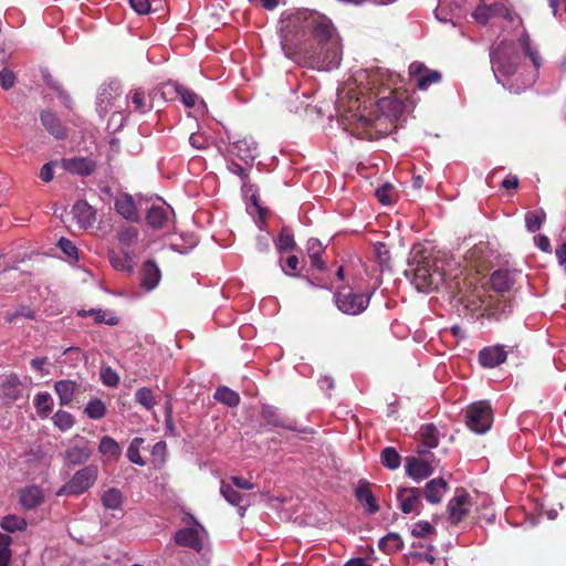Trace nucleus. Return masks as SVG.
<instances>
[{
    "instance_id": "obj_1",
    "label": "nucleus",
    "mask_w": 566,
    "mask_h": 566,
    "mask_svg": "<svg viewBox=\"0 0 566 566\" xmlns=\"http://www.w3.org/2000/svg\"><path fill=\"white\" fill-rule=\"evenodd\" d=\"M281 45L296 63H326L338 66L342 60L339 36L329 18L310 10L284 12L280 21Z\"/></svg>"
},
{
    "instance_id": "obj_2",
    "label": "nucleus",
    "mask_w": 566,
    "mask_h": 566,
    "mask_svg": "<svg viewBox=\"0 0 566 566\" xmlns=\"http://www.w3.org/2000/svg\"><path fill=\"white\" fill-rule=\"evenodd\" d=\"M409 268L405 274L406 276L412 275V283L420 292L437 290L442 282V274L436 266L434 259L426 255L421 248L412 249Z\"/></svg>"
},
{
    "instance_id": "obj_3",
    "label": "nucleus",
    "mask_w": 566,
    "mask_h": 566,
    "mask_svg": "<svg viewBox=\"0 0 566 566\" xmlns=\"http://www.w3.org/2000/svg\"><path fill=\"white\" fill-rule=\"evenodd\" d=\"M523 56L513 42L503 41L491 51V62L495 76L510 77L516 73Z\"/></svg>"
},
{
    "instance_id": "obj_4",
    "label": "nucleus",
    "mask_w": 566,
    "mask_h": 566,
    "mask_svg": "<svg viewBox=\"0 0 566 566\" xmlns=\"http://www.w3.org/2000/svg\"><path fill=\"white\" fill-rule=\"evenodd\" d=\"M98 478V468L95 464L85 465L77 470L72 478L56 492V496H80L90 490Z\"/></svg>"
},
{
    "instance_id": "obj_5",
    "label": "nucleus",
    "mask_w": 566,
    "mask_h": 566,
    "mask_svg": "<svg viewBox=\"0 0 566 566\" xmlns=\"http://www.w3.org/2000/svg\"><path fill=\"white\" fill-rule=\"evenodd\" d=\"M493 423V410L489 401L480 400L470 403L465 410L467 427L478 434L488 432Z\"/></svg>"
},
{
    "instance_id": "obj_6",
    "label": "nucleus",
    "mask_w": 566,
    "mask_h": 566,
    "mask_svg": "<svg viewBox=\"0 0 566 566\" xmlns=\"http://www.w3.org/2000/svg\"><path fill=\"white\" fill-rule=\"evenodd\" d=\"M370 294L354 293L353 291H337L334 300L337 308L347 315H358L363 313L369 305Z\"/></svg>"
},
{
    "instance_id": "obj_7",
    "label": "nucleus",
    "mask_w": 566,
    "mask_h": 566,
    "mask_svg": "<svg viewBox=\"0 0 566 566\" xmlns=\"http://www.w3.org/2000/svg\"><path fill=\"white\" fill-rule=\"evenodd\" d=\"M86 385L75 380L63 379L54 384V391L59 397L61 406H70L74 399H77L86 391Z\"/></svg>"
},
{
    "instance_id": "obj_8",
    "label": "nucleus",
    "mask_w": 566,
    "mask_h": 566,
    "mask_svg": "<svg viewBox=\"0 0 566 566\" xmlns=\"http://www.w3.org/2000/svg\"><path fill=\"white\" fill-rule=\"evenodd\" d=\"M470 495L464 489H457L454 496L448 503L451 523H460L470 512Z\"/></svg>"
},
{
    "instance_id": "obj_9",
    "label": "nucleus",
    "mask_w": 566,
    "mask_h": 566,
    "mask_svg": "<svg viewBox=\"0 0 566 566\" xmlns=\"http://www.w3.org/2000/svg\"><path fill=\"white\" fill-rule=\"evenodd\" d=\"M381 93H385V90L376 93L379 112L388 117L398 118L405 111L403 101L391 90L388 91V95Z\"/></svg>"
},
{
    "instance_id": "obj_10",
    "label": "nucleus",
    "mask_w": 566,
    "mask_h": 566,
    "mask_svg": "<svg viewBox=\"0 0 566 566\" xmlns=\"http://www.w3.org/2000/svg\"><path fill=\"white\" fill-rule=\"evenodd\" d=\"M260 415L265 424L275 428H283L290 431H300L297 429L295 420L290 419L287 416L282 413L279 408L274 406L264 405L261 409Z\"/></svg>"
},
{
    "instance_id": "obj_11",
    "label": "nucleus",
    "mask_w": 566,
    "mask_h": 566,
    "mask_svg": "<svg viewBox=\"0 0 566 566\" xmlns=\"http://www.w3.org/2000/svg\"><path fill=\"white\" fill-rule=\"evenodd\" d=\"M472 15L481 24H486L492 17H502L505 20L513 21L511 10L500 2H494L490 6L480 4L475 8Z\"/></svg>"
},
{
    "instance_id": "obj_12",
    "label": "nucleus",
    "mask_w": 566,
    "mask_h": 566,
    "mask_svg": "<svg viewBox=\"0 0 566 566\" xmlns=\"http://www.w3.org/2000/svg\"><path fill=\"white\" fill-rule=\"evenodd\" d=\"M422 490L419 488H401L397 492L399 507L405 514L420 513Z\"/></svg>"
},
{
    "instance_id": "obj_13",
    "label": "nucleus",
    "mask_w": 566,
    "mask_h": 566,
    "mask_svg": "<svg viewBox=\"0 0 566 566\" xmlns=\"http://www.w3.org/2000/svg\"><path fill=\"white\" fill-rule=\"evenodd\" d=\"M354 493L367 514L373 515L379 511L377 499L371 491V484L367 480H359Z\"/></svg>"
},
{
    "instance_id": "obj_14",
    "label": "nucleus",
    "mask_w": 566,
    "mask_h": 566,
    "mask_svg": "<svg viewBox=\"0 0 566 566\" xmlns=\"http://www.w3.org/2000/svg\"><path fill=\"white\" fill-rule=\"evenodd\" d=\"M61 165L70 174L81 177L91 176L97 167L95 160L90 157L64 158Z\"/></svg>"
},
{
    "instance_id": "obj_15",
    "label": "nucleus",
    "mask_w": 566,
    "mask_h": 566,
    "mask_svg": "<svg viewBox=\"0 0 566 566\" xmlns=\"http://www.w3.org/2000/svg\"><path fill=\"white\" fill-rule=\"evenodd\" d=\"M230 153L245 164H251L256 158V143L250 136L234 140L230 146Z\"/></svg>"
},
{
    "instance_id": "obj_16",
    "label": "nucleus",
    "mask_w": 566,
    "mask_h": 566,
    "mask_svg": "<svg viewBox=\"0 0 566 566\" xmlns=\"http://www.w3.org/2000/svg\"><path fill=\"white\" fill-rule=\"evenodd\" d=\"M507 358V353L501 345L488 346L480 350L479 363L485 368H495Z\"/></svg>"
},
{
    "instance_id": "obj_17",
    "label": "nucleus",
    "mask_w": 566,
    "mask_h": 566,
    "mask_svg": "<svg viewBox=\"0 0 566 566\" xmlns=\"http://www.w3.org/2000/svg\"><path fill=\"white\" fill-rule=\"evenodd\" d=\"M0 397L4 403L10 405L22 397V384L17 375L8 376L0 387Z\"/></svg>"
},
{
    "instance_id": "obj_18",
    "label": "nucleus",
    "mask_w": 566,
    "mask_h": 566,
    "mask_svg": "<svg viewBox=\"0 0 566 566\" xmlns=\"http://www.w3.org/2000/svg\"><path fill=\"white\" fill-rule=\"evenodd\" d=\"M448 489V482L443 478H436L426 483L422 495L430 504H439Z\"/></svg>"
},
{
    "instance_id": "obj_19",
    "label": "nucleus",
    "mask_w": 566,
    "mask_h": 566,
    "mask_svg": "<svg viewBox=\"0 0 566 566\" xmlns=\"http://www.w3.org/2000/svg\"><path fill=\"white\" fill-rule=\"evenodd\" d=\"M115 210L130 222H138L140 219L135 200L128 193H122L115 199Z\"/></svg>"
},
{
    "instance_id": "obj_20",
    "label": "nucleus",
    "mask_w": 566,
    "mask_h": 566,
    "mask_svg": "<svg viewBox=\"0 0 566 566\" xmlns=\"http://www.w3.org/2000/svg\"><path fill=\"white\" fill-rule=\"evenodd\" d=\"M129 112H137L142 115L150 112L154 107L153 99L146 96L142 88L130 90L127 94Z\"/></svg>"
},
{
    "instance_id": "obj_21",
    "label": "nucleus",
    "mask_w": 566,
    "mask_h": 566,
    "mask_svg": "<svg viewBox=\"0 0 566 566\" xmlns=\"http://www.w3.org/2000/svg\"><path fill=\"white\" fill-rule=\"evenodd\" d=\"M172 210L169 206L153 205L146 213V223L154 230L163 229L169 220Z\"/></svg>"
},
{
    "instance_id": "obj_22",
    "label": "nucleus",
    "mask_w": 566,
    "mask_h": 566,
    "mask_svg": "<svg viewBox=\"0 0 566 566\" xmlns=\"http://www.w3.org/2000/svg\"><path fill=\"white\" fill-rule=\"evenodd\" d=\"M92 455L87 443L70 446L64 452V462L67 465L77 467L86 463Z\"/></svg>"
},
{
    "instance_id": "obj_23",
    "label": "nucleus",
    "mask_w": 566,
    "mask_h": 566,
    "mask_svg": "<svg viewBox=\"0 0 566 566\" xmlns=\"http://www.w3.org/2000/svg\"><path fill=\"white\" fill-rule=\"evenodd\" d=\"M72 213L77 224L82 229H87L88 227H92L96 220L95 210L84 200H80L74 203L72 208Z\"/></svg>"
},
{
    "instance_id": "obj_24",
    "label": "nucleus",
    "mask_w": 566,
    "mask_h": 566,
    "mask_svg": "<svg viewBox=\"0 0 566 566\" xmlns=\"http://www.w3.org/2000/svg\"><path fill=\"white\" fill-rule=\"evenodd\" d=\"M407 474L417 480H423L433 473V468L428 461L411 457L406 460Z\"/></svg>"
},
{
    "instance_id": "obj_25",
    "label": "nucleus",
    "mask_w": 566,
    "mask_h": 566,
    "mask_svg": "<svg viewBox=\"0 0 566 566\" xmlns=\"http://www.w3.org/2000/svg\"><path fill=\"white\" fill-rule=\"evenodd\" d=\"M40 120L46 132L56 139H64L66 137V130L62 125L60 118L51 111H42L40 114Z\"/></svg>"
},
{
    "instance_id": "obj_26",
    "label": "nucleus",
    "mask_w": 566,
    "mask_h": 566,
    "mask_svg": "<svg viewBox=\"0 0 566 566\" xmlns=\"http://www.w3.org/2000/svg\"><path fill=\"white\" fill-rule=\"evenodd\" d=\"M44 500L42 490L36 485L25 486L20 490L19 501L23 509L33 510L42 504Z\"/></svg>"
},
{
    "instance_id": "obj_27",
    "label": "nucleus",
    "mask_w": 566,
    "mask_h": 566,
    "mask_svg": "<svg viewBox=\"0 0 566 566\" xmlns=\"http://www.w3.org/2000/svg\"><path fill=\"white\" fill-rule=\"evenodd\" d=\"M175 542L179 546L189 547L197 552L202 548V541L199 532L195 528H182L175 534Z\"/></svg>"
},
{
    "instance_id": "obj_28",
    "label": "nucleus",
    "mask_w": 566,
    "mask_h": 566,
    "mask_svg": "<svg viewBox=\"0 0 566 566\" xmlns=\"http://www.w3.org/2000/svg\"><path fill=\"white\" fill-rule=\"evenodd\" d=\"M160 281V270L154 260H147L143 265V286L153 290Z\"/></svg>"
},
{
    "instance_id": "obj_29",
    "label": "nucleus",
    "mask_w": 566,
    "mask_h": 566,
    "mask_svg": "<svg viewBox=\"0 0 566 566\" xmlns=\"http://www.w3.org/2000/svg\"><path fill=\"white\" fill-rule=\"evenodd\" d=\"M490 282L494 291L503 293L512 289L514 279L509 271L497 270L492 273Z\"/></svg>"
},
{
    "instance_id": "obj_30",
    "label": "nucleus",
    "mask_w": 566,
    "mask_h": 566,
    "mask_svg": "<svg viewBox=\"0 0 566 566\" xmlns=\"http://www.w3.org/2000/svg\"><path fill=\"white\" fill-rule=\"evenodd\" d=\"M98 451L108 460H117L122 453V449L117 441L109 436H105L101 439Z\"/></svg>"
},
{
    "instance_id": "obj_31",
    "label": "nucleus",
    "mask_w": 566,
    "mask_h": 566,
    "mask_svg": "<svg viewBox=\"0 0 566 566\" xmlns=\"http://www.w3.org/2000/svg\"><path fill=\"white\" fill-rule=\"evenodd\" d=\"M101 501L107 510H120L124 503V495L119 489L111 488L102 494Z\"/></svg>"
},
{
    "instance_id": "obj_32",
    "label": "nucleus",
    "mask_w": 566,
    "mask_h": 566,
    "mask_svg": "<svg viewBox=\"0 0 566 566\" xmlns=\"http://www.w3.org/2000/svg\"><path fill=\"white\" fill-rule=\"evenodd\" d=\"M323 250L324 249L318 239L312 238L307 241V252L311 259V265L319 271H324L326 268L325 262L321 258Z\"/></svg>"
},
{
    "instance_id": "obj_33",
    "label": "nucleus",
    "mask_w": 566,
    "mask_h": 566,
    "mask_svg": "<svg viewBox=\"0 0 566 566\" xmlns=\"http://www.w3.org/2000/svg\"><path fill=\"white\" fill-rule=\"evenodd\" d=\"M45 84L51 87L57 95L61 103L67 108L73 109L74 102L71 95L63 88V86L53 78L52 75L44 76Z\"/></svg>"
},
{
    "instance_id": "obj_34",
    "label": "nucleus",
    "mask_w": 566,
    "mask_h": 566,
    "mask_svg": "<svg viewBox=\"0 0 566 566\" xmlns=\"http://www.w3.org/2000/svg\"><path fill=\"white\" fill-rule=\"evenodd\" d=\"M214 399L228 407H237L240 403V396L234 390L220 386L216 389Z\"/></svg>"
},
{
    "instance_id": "obj_35",
    "label": "nucleus",
    "mask_w": 566,
    "mask_h": 566,
    "mask_svg": "<svg viewBox=\"0 0 566 566\" xmlns=\"http://www.w3.org/2000/svg\"><path fill=\"white\" fill-rule=\"evenodd\" d=\"M276 249L280 253L292 251L295 249L296 243L292 230L289 227H282L275 242Z\"/></svg>"
},
{
    "instance_id": "obj_36",
    "label": "nucleus",
    "mask_w": 566,
    "mask_h": 566,
    "mask_svg": "<svg viewBox=\"0 0 566 566\" xmlns=\"http://www.w3.org/2000/svg\"><path fill=\"white\" fill-rule=\"evenodd\" d=\"M27 526L25 518L18 515H7L0 521V527L8 533L25 531Z\"/></svg>"
},
{
    "instance_id": "obj_37",
    "label": "nucleus",
    "mask_w": 566,
    "mask_h": 566,
    "mask_svg": "<svg viewBox=\"0 0 566 566\" xmlns=\"http://www.w3.org/2000/svg\"><path fill=\"white\" fill-rule=\"evenodd\" d=\"M421 442L424 447L432 449L438 447L439 437L438 429L433 423L424 424L420 428L419 431Z\"/></svg>"
},
{
    "instance_id": "obj_38",
    "label": "nucleus",
    "mask_w": 566,
    "mask_h": 566,
    "mask_svg": "<svg viewBox=\"0 0 566 566\" xmlns=\"http://www.w3.org/2000/svg\"><path fill=\"white\" fill-rule=\"evenodd\" d=\"M380 462L385 468L396 470L401 464V457L395 448L387 447L380 453Z\"/></svg>"
},
{
    "instance_id": "obj_39",
    "label": "nucleus",
    "mask_w": 566,
    "mask_h": 566,
    "mask_svg": "<svg viewBox=\"0 0 566 566\" xmlns=\"http://www.w3.org/2000/svg\"><path fill=\"white\" fill-rule=\"evenodd\" d=\"M520 46L522 48L524 54L530 57L533 65L538 69L541 66V55L539 53L532 48L531 38L527 32H524L518 39Z\"/></svg>"
},
{
    "instance_id": "obj_40",
    "label": "nucleus",
    "mask_w": 566,
    "mask_h": 566,
    "mask_svg": "<svg viewBox=\"0 0 566 566\" xmlns=\"http://www.w3.org/2000/svg\"><path fill=\"white\" fill-rule=\"evenodd\" d=\"M34 406L41 418H46L52 411L53 402L49 392H39L34 398Z\"/></svg>"
},
{
    "instance_id": "obj_41",
    "label": "nucleus",
    "mask_w": 566,
    "mask_h": 566,
    "mask_svg": "<svg viewBox=\"0 0 566 566\" xmlns=\"http://www.w3.org/2000/svg\"><path fill=\"white\" fill-rule=\"evenodd\" d=\"M442 74L439 71L428 70L416 82V87L420 91H427L432 84L441 82Z\"/></svg>"
},
{
    "instance_id": "obj_42",
    "label": "nucleus",
    "mask_w": 566,
    "mask_h": 566,
    "mask_svg": "<svg viewBox=\"0 0 566 566\" xmlns=\"http://www.w3.org/2000/svg\"><path fill=\"white\" fill-rule=\"evenodd\" d=\"M109 262L117 271L130 272L133 270V260L127 253L116 254L113 252L109 254Z\"/></svg>"
},
{
    "instance_id": "obj_43",
    "label": "nucleus",
    "mask_w": 566,
    "mask_h": 566,
    "mask_svg": "<svg viewBox=\"0 0 566 566\" xmlns=\"http://www.w3.org/2000/svg\"><path fill=\"white\" fill-rule=\"evenodd\" d=\"M546 218V213L543 209L538 211H531L525 214V223L526 228L530 232H536L541 229L544 220Z\"/></svg>"
},
{
    "instance_id": "obj_44",
    "label": "nucleus",
    "mask_w": 566,
    "mask_h": 566,
    "mask_svg": "<svg viewBox=\"0 0 566 566\" xmlns=\"http://www.w3.org/2000/svg\"><path fill=\"white\" fill-rule=\"evenodd\" d=\"M379 548L386 552H396L402 547V539L396 533H389L379 541Z\"/></svg>"
},
{
    "instance_id": "obj_45",
    "label": "nucleus",
    "mask_w": 566,
    "mask_h": 566,
    "mask_svg": "<svg viewBox=\"0 0 566 566\" xmlns=\"http://www.w3.org/2000/svg\"><path fill=\"white\" fill-rule=\"evenodd\" d=\"M11 544V536L0 533V566H9L12 557V551L10 549Z\"/></svg>"
},
{
    "instance_id": "obj_46",
    "label": "nucleus",
    "mask_w": 566,
    "mask_h": 566,
    "mask_svg": "<svg viewBox=\"0 0 566 566\" xmlns=\"http://www.w3.org/2000/svg\"><path fill=\"white\" fill-rule=\"evenodd\" d=\"M85 413L91 419H102L106 415V406L99 399L90 400L86 405Z\"/></svg>"
},
{
    "instance_id": "obj_47",
    "label": "nucleus",
    "mask_w": 566,
    "mask_h": 566,
    "mask_svg": "<svg viewBox=\"0 0 566 566\" xmlns=\"http://www.w3.org/2000/svg\"><path fill=\"white\" fill-rule=\"evenodd\" d=\"M220 493L231 505L239 506L242 502L243 495L238 492L231 484L226 482L221 483Z\"/></svg>"
},
{
    "instance_id": "obj_48",
    "label": "nucleus",
    "mask_w": 566,
    "mask_h": 566,
    "mask_svg": "<svg viewBox=\"0 0 566 566\" xmlns=\"http://www.w3.org/2000/svg\"><path fill=\"white\" fill-rule=\"evenodd\" d=\"M181 88L182 85L176 82H167L160 86L159 93L165 101H176L179 98Z\"/></svg>"
},
{
    "instance_id": "obj_49",
    "label": "nucleus",
    "mask_w": 566,
    "mask_h": 566,
    "mask_svg": "<svg viewBox=\"0 0 566 566\" xmlns=\"http://www.w3.org/2000/svg\"><path fill=\"white\" fill-rule=\"evenodd\" d=\"M53 423L60 430L65 431L73 427L74 418L65 410H57L52 417Z\"/></svg>"
},
{
    "instance_id": "obj_50",
    "label": "nucleus",
    "mask_w": 566,
    "mask_h": 566,
    "mask_svg": "<svg viewBox=\"0 0 566 566\" xmlns=\"http://www.w3.org/2000/svg\"><path fill=\"white\" fill-rule=\"evenodd\" d=\"M138 234H139V232L136 228L123 227L119 229L117 237H118V241L123 245L130 247L137 242Z\"/></svg>"
},
{
    "instance_id": "obj_51",
    "label": "nucleus",
    "mask_w": 566,
    "mask_h": 566,
    "mask_svg": "<svg viewBox=\"0 0 566 566\" xmlns=\"http://www.w3.org/2000/svg\"><path fill=\"white\" fill-rule=\"evenodd\" d=\"M375 195L382 205H391L396 200V190L390 184H385L376 189Z\"/></svg>"
},
{
    "instance_id": "obj_52",
    "label": "nucleus",
    "mask_w": 566,
    "mask_h": 566,
    "mask_svg": "<svg viewBox=\"0 0 566 566\" xmlns=\"http://www.w3.org/2000/svg\"><path fill=\"white\" fill-rule=\"evenodd\" d=\"M143 443H144V439L136 437L133 439V441L130 442V444L127 449V458L129 459L130 462L138 464V465L145 464V461L143 460V458L139 454V447Z\"/></svg>"
},
{
    "instance_id": "obj_53",
    "label": "nucleus",
    "mask_w": 566,
    "mask_h": 566,
    "mask_svg": "<svg viewBox=\"0 0 566 566\" xmlns=\"http://www.w3.org/2000/svg\"><path fill=\"white\" fill-rule=\"evenodd\" d=\"M136 401L145 407L147 410H150L156 405L154 395L151 389L143 387L139 388L135 394Z\"/></svg>"
},
{
    "instance_id": "obj_54",
    "label": "nucleus",
    "mask_w": 566,
    "mask_h": 566,
    "mask_svg": "<svg viewBox=\"0 0 566 566\" xmlns=\"http://www.w3.org/2000/svg\"><path fill=\"white\" fill-rule=\"evenodd\" d=\"M20 317H23L27 319H34L35 313L29 306L21 305L13 312H7L4 319L7 323H13L15 319H18Z\"/></svg>"
},
{
    "instance_id": "obj_55",
    "label": "nucleus",
    "mask_w": 566,
    "mask_h": 566,
    "mask_svg": "<svg viewBox=\"0 0 566 566\" xmlns=\"http://www.w3.org/2000/svg\"><path fill=\"white\" fill-rule=\"evenodd\" d=\"M88 314L94 317L95 323H105L111 326L118 324V317L106 311L91 310Z\"/></svg>"
},
{
    "instance_id": "obj_56",
    "label": "nucleus",
    "mask_w": 566,
    "mask_h": 566,
    "mask_svg": "<svg viewBox=\"0 0 566 566\" xmlns=\"http://www.w3.org/2000/svg\"><path fill=\"white\" fill-rule=\"evenodd\" d=\"M374 253L381 266H388L390 262V252L385 243L378 242L374 247Z\"/></svg>"
},
{
    "instance_id": "obj_57",
    "label": "nucleus",
    "mask_w": 566,
    "mask_h": 566,
    "mask_svg": "<svg viewBox=\"0 0 566 566\" xmlns=\"http://www.w3.org/2000/svg\"><path fill=\"white\" fill-rule=\"evenodd\" d=\"M57 247L66 254L69 258L78 259V250L76 245L66 238H61L57 242Z\"/></svg>"
},
{
    "instance_id": "obj_58",
    "label": "nucleus",
    "mask_w": 566,
    "mask_h": 566,
    "mask_svg": "<svg viewBox=\"0 0 566 566\" xmlns=\"http://www.w3.org/2000/svg\"><path fill=\"white\" fill-rule=\"evenodd\" d=\"M101 379L104 385L108 387H116L119 384V377L111 367L103 368L101 371Z\"/></svg>"
},
{
    "instance_id": "obj_59",
    "label": "nucleus",
    "mask_w": 566,
    "mask_h": 566,
    "mask_svg": "<svg viewBox=\"0 0 566 566\" xmlns=\"http://www.w3.org/2000/svg\"><path fill=\"white\" fill-rule=\"evenodd\" d=\"M434 527L429 522H418L411 531L412 536L421 538L434 533Z\"/></svg>"
},
{
    "instance_id": "obj_60",
    "label": "nucleus",
    "mask_w": 566,
    "mask_h": 566,
    "mask_svg": "<svg viewBox=\"0 0 566 566\" xmlns=\"http://www.w3.org/2000/svg\"><path fill=\"white\" fill-rule=\"evenodd\" d=\"M15 80V74L11 70L3 69L0 71V86L3 90L8 91L12 88L14 86Z\"/></svg>"
},
{
    "instance_id": "obj_61",
    "label": "nucleus",
    "mask_w": 566,
    "mask_h": 566,
    "mask_svg": "<svg viewBox=\"0 0 566 566\" xmlns=\"http://www.w3.org/2000/svg\"><path fill=\"white\" fill-rule=\"evenodd\" d=\"M179 98L181 99L182 104L186 107L191 108L196 105L197 101L199 99V96L195 92L182 86Z\"/></svg>"
},
{
    "instance_id": "obj_62",
    "label": "nucleus",
    "mask_w": 566,
    "mask_h": 566,
    "mask_svg": "<svg viewBox=\"0 0 566 566\" xmlns=\"http://www.w3.org/2000/svg\"><path fill=\"white\" fill-rule=\"evenodd\" d=\"M190 145L196 149H205L208 147V138L201 133H193L189 137Z\"/></svg>"
},
{
    "instance_id": "obj_63",
    "label": "nucleus",
    "mask_w": 566,
    "mask_h": 566,
    "mask_svg": "<svg viewBox=\"0 0 566 566\" xmlns=\"http://www.w3.org/2000/svg\"><path fill=\"white\" fill-rule=\"evenodd\" d=\"M54 166H55V163L54 161H50V163L44 164L41 167L39 177L41 178L42 181L50 182L51 180H53V178H54Z\"/></svg>"
},
{
    "instance_id": "obj_64",
    "label": "nucleus",
    "mask_w": 566,
    "mask_h": 566,
    "mask_svg": "<svg viewBox=\"0 0 566 566\" xmlns=\"http://www.w3.org/2000/svg\"><path fill=\"white\" fill-rule=\"evenodd\" d=\"M428 71L427 66L420 62H412L409 66V75L416 81Z\"/></svg>"
}]
</instances>
